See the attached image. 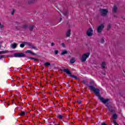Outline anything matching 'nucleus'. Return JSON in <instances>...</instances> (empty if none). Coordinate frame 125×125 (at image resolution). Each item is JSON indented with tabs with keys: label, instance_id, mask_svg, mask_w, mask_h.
<instances>
[{
	"label": "nucleus",
	"instance_id": "obj_1",
	"mask_svg": "<svg viewBox=\"0 0 125 125\" xmlns=\"http://www.w3.org/2000/svg\"><path fill=\"white\" fill-rule=\"evenodd\" d=\"M90 84L91 85H89V87L90 90L93 91L94 93H95V95L98 97V99L101 102L104 103V104H106L107 102L110 101V99H104V98L101 97L100 95V90L98 88H96L94 87V81H91L90 82Z\"/></svg>",
	"mask_w": 125,
	"mask_h": 125
},
{
	"label": "nucleus",
	"instance_id": "obj_2",
	"mask_svg": "<svg viewBox=\"0 0 125 125\" xmlns=\"http://www.w3.org/2000/svg\"><path fill=\"white\" fill-rule=\"evenodd\" d=\"M63 72H64V73H66L67 75H69L70 77H71V78H73L74 79H75V80H78V81H80V78L75 75H72V72L69 70V69H64L62 70Z\"/></svg>",
	"mask_w": 125,
	"mask_h": 125
},
{
	"label": "nucleus",
	"instance_id": "obj_3",
	"mask_svg": "<svg viewBox=\"0 0 125 125\" xmlns=\"http://www.w3.org/2000/svg\"><path fill=\"white\" fill-rule=\"evenodd\" d=\"M89 55H90V53H86L85 54H83L82 55V58H81V61L82 62H85L86 61V59L89 57Z\"/></svg>",
	"mask_w": 125,
	"mask_h": 125
},
{
	"label": "nucleus",
	"instance_id": "obj_4",
	"mask_svg": "<svg viewBox=\"0 0 125 125\" xmlns=\"http://www.w3.org/2000/svg\"><path fill=\"white\" fill-rule=\"evenodd\" d=\"M100 12L101 13V15L103 17H105L108 14V10L105 9H100Z\"/></svg>",
	"mask_w": 125,
	"mask_h": 125
},
{
	"label": "nucleus",
	"instance_id": "obj_5",
	"mask_svg": "<svg viewBox=\"0 0 125 125\" xmlns=\"http://www.w3.org/2000/svg\"><path fill=\"white\" fill-rule=\"evenodd\" d=\"M15 57H27L26 55L23 53H17L14 54Z\"/></svg>",
	"mask_w": 125,
	"mask_h": 125
},
{
	"label": "nucleus",
	"instance_id": "obj_6",
	"mask_svg": "<svg viewBox=\"0 0 125 125\" xmlns=\"http://www.w3.org/2000/svg\"><path fill=\"white\" fill-rule=\"evenodd\" d=\"M104 24H102L100 25L97 28V33L100 34V33H101L103 31V29H104Z\"/></svg>",
	"mask_w": 125,
	"mask_h": 125
},
{
	"label": "nucleus",
	"instance_id": "obj_7",
	"mask_svg": "<svg viewBox=\"0 0 125 125\" xmlns=\"http://www.w3.org/2000/svg\"><path fill=\"white\" fill-rule=\"evenodd\" d=\"M88 37H91L93 35V30L92 28H89L86 32Z\"/></svg>",
	"mask_w": 125,
	"mask_h": 125
},
{
	"label": "nucleus",
	"instance_id": "obj_8",
	"mask_svg": "<svg viewBox=\"0 0 125 125\" xmlns=\"http://www.w3.org/2000/svg\"><path fill=\"white\" fill-rule=\"evenodd\" d=\"M26 44L27 45H29V46H30V48H32V49H36V50H38L39 49L37 47L34 46L31 42H26Z\"/></svg>",
	"mask_w": 125,
	"mask_h": 125
},
{
	"label": "nucleus",
	"instance_id": "obj_9",
	"mask_svg": "<svg viewBox=\"0 0 125 125\" xmlns=\"http://www.w3.org/2000/svg\"><path fill=\"white\" fill-rule=\"evenodd\" d=\"M105 106L107 107V109L110 111V113H115V110L113 109V107L112 106L108 105V104H106Z\"/></svg>",
	"mask_w": 125,
	"mask_h": 125
},
{
	"label": "nucleus",
	"instance_id": "obj_10",
	"mask_svg": "<svg viewBox=\"0 0 125 125\" xmlns=\"http://www.w3.org/2000/svg\"><path fill=\"white\" fill-rule=\"evenodd\" d=\"M118 12V7L116 5H114L112 8V12L113 13H117Z\"/></svg>",
	"mask_w": 125,
	"mask_h": 125
},
{
	"label": "nucleus",
	"instance_id": "obj_11",
	"mask_svg": "<svg viewBox=\"0 0 125 125\" xmlns=\"http://www.w3.org/2000/svg\"><path fill=\"white\" fill-rule=\"evenodd\" d=\"M71 36V29H68L66 32V37L67 38L70 37Z\"/></svg>",
	"mask_w": 125,
	"mask_h": 125
},
{
	"label": "nucleus",
	"instance_id": "obj_12",
	"mask_svg": "<svg viewBox=\"0 0 125 125\" xmlns=\"http://www.w3.org/2000/svg\"><path fill=\"white\" fill-rule=\"evenodd\" d=\"M11 48H13V49H14L15 48H16V47H17V44L15 43L14 44H11Z\"/></svg>",
	"mask_w": 125,
	"mask_h": 125
},
{
	"label": "nucleus",
	"instance_id": "obj_13",
	"mask_svg": "<svg viewBox=\"0 0 125 125\" xmlns=\"http://www.w3.org/2000/svg\"><path fill=\"white\" fill-rule=\"evenodd\" d=\"M25 53H29L30 54H32V55H36V54L33 53L32 51L30 50H27L25 51Z\"/></svg>",
	"mask_w": 125,
	"mask_h": 125
},
{
	"label": "nucleus",
	"instance_id": "obj_14",
	"mask_svg": "<svg viewBox=\"0 0 125 125\" xmlns=\"http://www.w3.org/2000/svg\"><path fill=\"white\" fill-rule=\"evenodd\" d=\"M27 58H28V59H31L32 60H34V61H37L39 62V59L34 58L33 57H27Z\"/></svg>",
	"mask_w": 125,
	"mask_h": 125
},
{
	"label": "nucleus",
	"instance_id": "obj_15",
	"mask_svg": "<svg viewBox=\"0 0 125 125\" xmlns=\"http://www.w3.org/2000/svg\"><path fill=\"white\" fill-rule=\"evenodd\" d=\"M34 27H35L34 25H29V31H30L31 32L33 31V30H34Z\"/></svg>",
	"mask_w": 125,
	"mask_h": 125
},
{
	"label": "nucleus",
	"instance_id": "obj_16",
	"mask_svg": "<svg viewBox=\"0 0 125 125\" xmlns=\"http://www.w3.org/2000/svg\"><path fill=\"white\" fill-rule=\"evenodd\" d=\"M21 29H23L24 30H26L28 28V25L23 24L21 26Z\"/></svg>",
	"mask_w": 125,
	"mask_h": 125
},
{
	"label": "nucleus",
	"instance_id": "obj_17",
	"mask_svg": "<svg viewBox=\"0 0 125 125\" xmlns=\"http://www.w3.org/2000/svg\"><path fill=\"white\" fill-rule=\"evenodd\" d=\"M64 54H68V51L66 50H63L62 52L61 55H64Z\"/></svg>",
	"mask_w": 125,
	"mask_h": 125
},
{
	"label": "nucleus",
	"instance_id": "obj_18",
	"mask_svg": "<svg viewBox=\"0 0 125 125\" xmlns=\"http://www.w3.org/2000/svg\"><path fill=\"white\" fill-rule=\"evenodd\" d=\"M101 67L103 69H105L106 68V63L105 62H103L101 64Z\"/></svg>",
	"mask_w": 125,
	"mask_h": 125
},
{
	"label": "nucleus",
	"instance_id": "obj_19",
	"mask_svg": "<svg viewBox=\"0 0 125 125\" xmlns=\"http://www.w3.org/2000/svg\"><path fill=\"white\" fill-rule=\"evenodd\" d=\"M37 1V0H29L28 1V3L29 4H31V3H35V2H36Z\"/></svg>",
	"mask_w": 125,
	"mask_h": 125
},
{
	"label": "nucleus",
	"instance_id": "obj_20",
	"mask_svg": "<svg viewBox=\"0 0 125 125\" xmlns=\"http://www.w3.org/2000/svg\"><path fill=\"white\" fill-rule=\"evenodd\" d=\"M75 62H76V60H75L74 58H72L70 61V63H71V64H73V63H74Z\"/></svg>",
	"mask_w": 125,
	"mask_h": 125
},
{
	"label": "nucleus",
	"instance_id": "obj_21",
	"mask_svg": "<svg viewBox=\"0 0 125 125\" xmlns=\"http://www.w3.org/2000/svg\"><path fill=\"white\" fill-rule=\"evenodd\" d=\"M19 115L20 116H24L26 115V113H25V112L24 111H21V112H20L19 113Z\"/></svg>",
	"mask_w": 125,
	"mask_h": 125
},
{
	"label": "nucleus",
	"instance_id": "obj_22",
	"mask_svg": "<svg viewBox=\"0 0 125 125\" xmlns=\"http://www.w3.org/2000/svg\"><path fill=\"white\" fill-rule=\"evenodd\" d=\"M7 52H9L8 50L1 51H0V54H4L5 53H7Z\"/></svg>",
	"mask_w": 125,
	"mask_h": 125
},
{
	"label": "nucleus",
	"instance_id": "obj_23",
	"mask_svg": "<svg viewBox=\"0 0 125 125\" xmlns=\"http://www.w3.org/2000/svg\"><path fill=\"white\" fill-rule=\"evenodd\" d=\"M44 66H45L46 67H48V66H50V63L48 62H46L44 63Z\"/></svg>",
	"mask_w": 125,
	"mask_h": 125
},
{
	"label": "nucleus",
	"instance_id": "obj_24",
	"mask_svg": "<svg viewBox=\"0 0 125 125\" xmlns=\"http://www.w3.org/2000/svg\"><path fill=\"white\" fill-rule=\"evenodd\" d=\"M113 119H114V120L117 119L118 118V115H117V114L115 113V114H113Z\"/></svg>",
	"mask_w": 125,
	"mask_h": 125
},
{
	"label": "nucleus",
	"instance_id": "obj_25",
	"mask_svg": "<svg viewBox=\"0 0 125 125\" xmlns=\"http://www.w3.org/2000/svg\"><path fill=\"white\" fill-rule=\"evenodd\" d=\"M58 118L59 119V120H62V119H63V116L61 115H59L58 116Z\"/></svg>",
	"mask_w": 125,
	"mask_h": 125
},
{
	"label": "nucleus",
	"instance_id": "obj_26",
	"mask_svg": "<svg viewBox=\"0 0 125 125\" xmlns=\"http://www.w3.org/2000/svg\"><path fill=\"white\" fill-rule=\"evenodd\" d=\"M69 12L68 11H65V12L63 13V14L66 16V15H68Z\"/></svg>",
	"mask_w": 125,
	"mask_h": 125
},
{
	"label": "nucleus",
	"instance_id": "obj_27",
	"mask_svg": "<svg viewBox=\"0 0 125 125\" xmlns=\"http://www.w3.org/2000/svg\"><path fill=\"white\" fill-rule=\"evenodd\" d=\"M110 29H111V24H108L107 25V31H109L110 30Z\"/></svg>",
	"mask_w": 125,
	"mask_h": 125
},
{
	"label": "nucleus",
	"instance_id": "obj_28",
	"mask_svg": "<svg viewBox=\"0 0 125 125\" xmlns=\"http://www.w3.org/2000/svg\"><path fill=\"white\" fill-rule=\"evenodd\" d=\"M113 123L115 125H119V124L117 123V122L116 121V120H113Z\"/></svg>",
	"mask_w": 125,
	"mask_h": 125
},
{
	"label": "nucleus",
	"instance_id": "obj_29",
	"mask_svg": "<svg viewBox=\"0 0 125 125\" xmlns=\"http://www.w3.org/2000/svg\"><path fill=\"white\" fill-rule=\"evenodd\" d=\"M104 39L102 38L101 40V43H104Z\"/></svg>",
	"mask_w": 125,
	"mask_h": 125
},
{
	"label": "nucleus",
	"instance_id": "obj_30",
	"mask_svg": "<svg viewBox=\"0 0 125 125\" xmlns=\"http://www.w3.org/2000/svg\"><path fill=\"white\" fill-rule=\"evenodd\" d=\"M59 52V51L55 50V55H57V54H58Z\"/></svg>",
	"mask_w": 125,
	"mask_h": 125
},
{
	"label": "nucleus",
	"instance_id": "obj_31",
	"mask_svg": "<svg viewBox=\"0 0 125 125\" xmlns=\"http://www.w3.org/2000/svg\"><path fill=\"white\" fill-rule=\"evenodd\" d=\"M62 47H64V48L66 47V45H65V43H62Z\"/></svg>",
	"mask_w": 125,
	"mask_h": 125
},
{
	"label": "nucleus",
	"instance_id": "obj_32",
	"mask_svg": "<svg viewBox=\"0 0 125 125\" xmlns=\"http://www.w3.org/2000/svg\"><path fill=\"white\" fill-rule=\"evenodd\" d=\"M0 28L1 29H2V28H4V25L3 24H1L0 26Z\"/></svg>",
	"mask_w": 125,
	"mask_h": 125
},
{
	"label": "nucleus",
	"instance_id": "obj_33",
	"mask_svg": "<svg viewBox=\"0 0 125 125\" xmlns=\"http://www.w3.org/2000/svg\"><path fill=\"white\" fill-rule=\"evenodd\" d=\"M24 46H25V44L21 43L20 44V47H24Z\"/></svg>",
	"mask_w": 125,
	"mask_h": 125
},
{
	"label": "nucleus",
	"instance_id": "obj_34",
	"mask_svg": "<svg viewBox=\"0 0 125 125\" xmlns=\"http://www.w3.org/2000/svg\"><path fill=\"white\" fill-rule=\"evenodd\" d=\"M82 83H84V84H85V83H86V81H85V80H83V81L82 82Z\"/></svg>",
	"mask_w": 125,
	"mask_h": 125
},
{
	"label": "nucleus",
	"instance_id": "obj_35",
	"mask_svg": "<svg viewBox=\"0 0 125 125\" xmlns=\"http://www.w3.org/2000/svg\"><path fill=\"white\" fill-rule=\"evenodd\" d=\"M76 102L79 104H81V103H82V101H77Z\"/></svg>",
	"mask_w": 125,
	"mask_h": 125
},
{
	"label": "nucleus",
	"instance_id": "obj_36",
	"mask_svg": "<svg viewBox=\"0 0 125 125\" xmlns=\"http://www.w3.org/2000/svg\"><path fill=\"white\" fill-rule=\"evenodd\" d=\"M3 57H4V56H0V59H2V58H3Z\"/></svg>",
	"mask_w": 125,
	"mask_h": 125
},
{
	"label": "nucleus",
	"instance_id": "obj_37",
	"mask_svg": "<svg viewBox=\"0 0 125 125\" xmlns=\"http://www.w3.org/2000/svg\"><path fill=\"white\" fill-rule=\"evenodd\" d=\"M102 125H107V124H106L105 123H102Z\"/></svg>",
	"mask_w": 125,
	"mask_h": 125
},
{
	"label": "nucleus",
	"instance_id": "obj_38",
	"mask_svg": "<svg viewBox=\"0 0 125 125\" xmlns=\"http://www.w3.org/2000/svg\"><path fill=\"white\" fill-rule=\"evenodd\" d=\"M54 44H54V43H53V42L51 43L52 46H53V45H54Z\"/></svg>",
	"mask_w": 125,
	"mask_h": 125
},
{
	"label": "nucleus",
	"instance_id": "obj_39",
	"mask_svg": "<svg viewBox=\"0 0 125 125\" xmlns=\"http://www.w3.org/2000/svg\"><path fill=\"white\" fill-rule=\"evenodd\" d=\"M12 15H14V11H13L11 13Z\"/></svg>",
	"mask_w": 125,
	"mask_h": 125
},
{
	"label": "nucleus",
	"instance_id": "obj_40",
	"mask_svg": "<svg viewBox=\"0 0 125 125\" xmlns=\"http://www.w3.org/2000/svg\"><path fill=\"white\" fill-rule=\"evenodd\" d=\"M114 17H115V18H117V15H114Z\"/></svg>",
	"mask_w": 125,
	"mask_h": 125
},
{
	"label": "nucleus",
	"instance_id": "obj_41",
	"mask_svg": "<svg viewBox=\"0 0 125 125\" xmlns=\"http://www.w3.org/2000/svg\"><path fill=\"white\" fill-rule=\"evenodd\" d=\"M62 21V18H61L60 21Z\"/></svg>",
	"mask_w": 125,
	"mask_h": 125
},
{
	"label": "nucleus",
	"instance_id": "obj_42",
	"mask_svg": "<svg viewBox=\"0 0 125 125\" xmlns=\"http://www.w3.org/2000/svg\"><path fill=\"white\" fill-rule=\"evenodd\" d=\"M103 75H105V73H103Z\"/></svg>",
	"mask_w": 125,
	"mask_h": 125
},
{
	"label": "nucleus",
	"instance_id": "obj_43",
	"mask_svg": "<svg viewBox=\"0 0 125 125\" xmlns=\"http://www.w3.org/2000/svg\"><path fill=\"white\" fill-rule=\"evenodd\" d=\"M1 25V23H0V26Z\"/></svg>",
	"mask_w": 125,
	"mask_h": 125
},
{
	"label": "nucleus",
	"instance_id": "obj_44",
	"mask_svg": "<svg viewBox=\"0 0 125 125\" xmlns=\"http://www.w3.org/2000/svg\"><path fill=\"white\" fill-rule=\"evenodd\" d=\"M71 83H73V81H71Z\"/></svg>",
	"mask_w": 125,
	"mask_h": 125
},
{
	"label": "nucleus",
	"instance_id": "obj_45",
	"mask_svg": "<svg viewBox=\"0 0 125 125\" xmlns=\"http://www.w3.org/2000/svg\"><path fill=\"white\" fill-rule=\"evenodd\" d=\"M56 125V124H55V125Z\"/></svg>",
	"mask_w": 125,
	"mask_h": 125
}]
</instances>
